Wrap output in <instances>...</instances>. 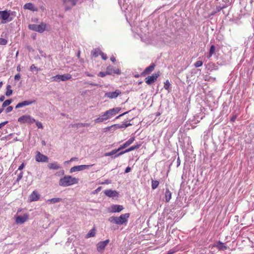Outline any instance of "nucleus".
I'll list each match as a JSON object with an SVG mask.
<instances>
[{
	"instance_id": "nucleus-13",
	"label": "nucleus",
	"mask_w": 254,
	"mask_h": 254,
	"mask_svg": "<svg viewBox=\"0 0 254 254\" xmlns=\"http://www.w3.org/2000/svg\"><path fill=\"white\" fill-rule=\"evenodd\" d=\"M36 161L37 162H46L48 161V157L41 154L40 152H38L35 156Z\"/></svg>"
},
{
	"instance_id": "nucleus-16",
	"label": "nucleus",
	"mask_w": 254,
	"mask_h": 254,
	"mask_svg": "<svg viewBox=\"0 0 254 254\" xmlns=\"http://www.w3.org/2000/svg\"><path fill=\"white\" fill-rule=\"evenodd\" d=\"M40 195L37 190H34L29 195L30 201H36L39 200Z\"/></svg>"
},
{
	"instance_id": "nucleus-58",
	"label": "nucleus",
	"mask_w": 254,
	"mask_h": 254,
	"mask_svg": "<svg viewBox=\"0 0 254 254\" xmlns=\"http://www.w3.org/2000/svg\"><path fill=\"white\" fill-rule=\"evenodd\" d=\"M20 70H21L20 66V65H18V66L17 67V70L18 71H20Z\"/></svg>"
},
{
	"instance_id": "nucleus-10",
	"label": "nucleus",
	"mask_w": 254,
	"mask_h": 254,
	"mask_svg": "<svg viewBox=\"0 0 254 254\" xmlns=\"http://www.w3.org/2000/svg\"><path fill=\"white\" fill-rule=\"evenodd\" d=\"M93 165H79V166H75L72 168H71L70 170V173L75 172L81 170H83L85 169H88L90 166H92Z\"/></svg>"
},
{
	"instance_id": "nucleus-57",
	"label": "nucleus",
	"mask_w": 254,
	"mask_h": 254,
	"mask_svg": "<svg viewBox=\"0 0 254 254\" xmlns=\"http://www.w3.org/2000/svg\"><path fill=\"white\" fill-rule=\"evenodd\" d=\"M101 190V187H98V188H97V189L95 190V191L96 192H98V191H100V190Z\"/></svg>"
},
{
	"instance_id": "nucleus-15",
	"label": "nucleus",
	"mask_w": 254,
	"mask_h": 254,
	"mask_svg": "<svg viewBox=\"0 0 254 254\" xmlns=\"http://www.w3.org/2000/svg\"><path fill=\"white\" fill-rule=\"evenodd\" d=\"M141 146V144H137L135 145H133V146H131L130 147L127 149L125 151H121V152H120L119 153L116 154L115 156V158L116 157H117L125 153H127V152H130V151H131L132 150H134L135 149H137L138 148H139L140 147V146Z\"/></svg>"
},
{
	"instance_id": "nucleus-39",
	"label": "nucleus",
	"mask_w": 254,
	"mask_h": 254,
	"mask_svg": "<svg viewBox=\"0 0 254 254\" xmlns=\"http://www.w3.org/2000/svg\"><path fill=\"white\" fill-rule=\"evenodd\" d=\"M170 86V82L168 80H166L165 82H164V87L165 89L168 90Z\"/></svg>"
},
{
	"instance_id": "nucleus-22",
	"label": "nucleus",
	"mask_w": 254,
	"mask_h": 254,
	"mask_svg": "<svg viewBox=\"0 0 254 254\" xmlns=\"http://www.w3.org/2000/svg\"><path fill=\"white\" fill-rule=\"evenodd\" d=\"M111 212H121L123 209V207L120 205H113L111 207Z\"/></svg>"
},
{
	"instance_id": "nucleus-48",
	"label": "nucleus",
	"mask_w": 254,
	"mask_h": 254,
	"mask_svg": "<svg viewBox=\"0 0 254 254\" xmlns=\"http://www.w3.org/2000/svg\"><path fill=\"white\" fill-rule=\"evenodd\" d=\"M30 68L31 71L33 70L34 69L38 70L37 67L34 64H32V65H31Z\"/></svg>"
},
{
	"instance_id": "nucleus-32",
	"label": "nucleus",
	"mask_w": 254,
	"mask_h": 254,
	"mask_svg": "<svg viewBox=\"0 0 254 254\" xmlns=\"http://www.w3.org/2000/svg\"><path fill=\"white\" fill-rule=\"evenodd\" d=\"M11 86L10 85H8L6 86V91L5 92V95L6 96H9L12 94V90L11 89Z\"/></svg>"
},
{
	"instance_id": "nucleus-51",
	"label": "nucleus",
	"mask_w": 254,
	"mask_h": 254,
	"mask_svg": "<svg viewBox=\"0 0 254 254\" xmlns=\"http://www.w3.org/2000/svg\"><path fill=\"white\" fill-rule=\"evenodd\" d=\"M24 164L23 163H22L19 166V168L18 169V170H22L24 167Z\"/></svg>"
},
{
	"instance_id": "nucleus-40",
	"label": "nucleus",
	"mask_w": 254,
	"mask_h": 254,
	"mask_svg": "<svg viewBox=\"0 0 254 254\" xmlns=\"http://www.w3.org/2000/svg\"><path fill=\"white\" fill-rule=\"evenodd\" d=\"M7 43V41L3 38H0V45H5Z\"/></svg>"
},
{
	"instance_id": "nucleus-37",
	"label": "nucleus",
	"mask_w": 254,
	"mask_h": 254,
	"mask_svg": "<svg viewBox=\"0 0 254 254\" xmlns=\"http://www.w3.org/2000/svg\"><path fill=\"white\" fill-rule=\"evenodd\" d=\"M111 72L109 71H106V72H100L98 74V76L100 77H104L107 75H111Z\"/></svg>"
},
{
	"instance_id": "nucleus-62",
	"label": "nucleus",
	"mask_w": 254,
	"mask_h": 254,
	"mask_svg": "<svg viewBox=\"0 0 254 254\" xmlns=\"http://www.w3.org/2000/svg\"><path fill=\"white\" fill-rule=\"evenodd\" d=\"M2 84H3L2 82V81L0 82V87H1L2 86Z\"/></svg>"
},
{
	"instance_id": "nucleus-12",
	"label": "nucleus",
	"mask_w": 254,
	"mask_h": 254,
	"mask_svg": "<svg viewBox=\"0 0 254 254\" xmlns=\"http://www.w3.org/2000/svg\"><path fill=\"white\" fill-rule=\"evenodd\" d=\"M155 66L156 65L154 64H151L149 66L147 67L142 72H141V76H145L146 75L150 74L154 70Z\"/></svg>"
},
{
	"instance_id": "nucleus-63",
	"label": "nucleus",
	"mask_w": 254,
	"mask_h": 254,
	"mask_svg": "<svg viewBox=\"0 0 254 254\" xmlns=\"http://www.w3.org/2000/svg\"><path fill=\"white\" fill-rule=\"evenodd\" d=\"M3 109H0V114L1 113H2V112L3 111Z\"/></svg>"
},
{
	"instance_id": "nucleus-31",
	"label": "nucleus",
	"mask_w": 254,
	"mask_h": 254,
	"mask_svg": "<svg viewBox=\"0 0 254 254\" xmlns=\"http://www.w3.org/2000/svg\"><path fill=\"white\" fill-rule=\"evenodd\" d=\"M215 46L212 45L210 47L209 52V54L207 56V58L208 59L211 58L212 57V55L215 53Z\"/></svg>"
},
{
	"instance_id": "nucleus-35",
	"label": "nucleus",
	"mask_w": 254,
	"mask_h": 254,
	"mask_svg": "<svg viewBox=\"0 0 254 254\" xmlns=\"http://www.w3.org/2000/svg\"><path fill=\"white\" fill-rule=\"evenodd\" d=\"M12 100L11 99H9V100H6L5 101H4L2 105V108L1 109H3L8 106L9 105H10L11 103H12Z\"/></svg>"
},
{
	"instance_id": "nucleus-56",
	"label": "nucleus",
	"mask_w": 254,
	"mask_h": 254,
	"mask_svg": "<svg viewBox=\"0 0 254 254\" xmlns=\"http://www.w3.org/2000/svg\"><path fill=\"white\" fill-rule=\"evenodd\" d=\"M110 60H111V61L112 62H113V63L115 62H116V58H115L114 56H113V57H111Z\"/></svg>"
},
{
	"instance_id": "nucleus-60",
	"label": "nucleus",
	"mask_w": 254,
	"mask_h": 254,
	"mask_svg": "<svg viewBox=\"0 0 254 254\" xmlns=\"http://www.w3.org/2000/svg\"><path fill=\"white\" fill-rule=\"evenodd\" d=\"M139 76H140V75H139V74H135V75H134V77H135V78H138V77H139Z\"/></svg>"
},
{
	"instance_id": "nucleus-46",
	"label": "nucleus",
	"mask_w": 254,
	"mask_h": 254,
	"mask_svg": "<svg viewBox=\"0 0 254 254\" xmlns=\"http://www.w3.org/2000/svg\"><path fill=\"white\" fill-rule=\"evenodd\" d=\"M100 56L104 60H106L108 59L107 55L102 52L100 53Z\"/></svg>"
},
{
	"instance_id": "nucleus-45",
	"label": "nucleus",
	"mask_w": 254,
	"mask_h": 254,
	"mask_svg": "<svg viewBox=\"0 0 254 254\" xmlns=\"http://www.w3.org/2000/svg\"><path fill=\"white\" fill-rule=\"evenodd\" d=\"M13 110V107L12 106H8L5 109V112L6 113H9L11 112Z\"/></svg>"
},
{
	"instance_id": "nucleus-49",
	"label": "nucleus",
	"mask_w": 254,
	"mask_h": 254,
	"mask_svg": "<svg viewBox=\"0 0 254 254\" xmlns=\"http://www.w3.org/2000/svg\"><path fill=\"white\" fill-rule=\"evenodd\" d=\"M20 78V75L19 74H17L14 76V79L16 80H19Z\"/></svg>"
},
{
	"instance_id": "nucleus-2",
	"label": "nucleus",
	"mask_w": 254,
	"mask_h": 254,
	"mask_svg": "<svg viewBox=\"0 0 254 254\" xmlns=\"http://www.w3.org/2000/svg\"><path fill=\"white\" fill-rule=\"evenodd\" d=\"M29 29L38 32L39 33H43L44 31L47 29V24L45 23H41L40 24H29L28 25Z\"/></svg>"
},
{
	"instance_id": "nucleus-30",
	"label": "nucleus",
	"mask_w": 254,
	"mask_h": 254,
	"mask_svg": "<svg viewBox=\"0 0 254 254\" xmlns=\"http://www.w3.org/2000/svg\"><path fill=\"white\" fill-rule=\"evenodd\" d=\"M95 228H92L86 236V238L94 237L95 235Z\"/></svg>"
},
{
	"instance_id": "nucleus-26",
	"label": "nucleus",
	"mask_w": 254,
	"mask_h": 254,
	"mask_svg": "<svg viewBox=\"0 0 254 254\" xmlns=\"http://www.w3.org/2000/svg\"><path fill=\"white\" fill-rule=\"evenodd\" d=\"M165 201L166 202H169L172 198V193L168 189H166L165 192Z\"/></svg>"
},
{
	"instance_id": "nucleus-28",
	"label": "nucleus",
	"mask_w": 254,
	"mask_h": 254,
	"mask_svg": "<svg viewBox=\"0 0 254 254\" xmlns=\"http://www.w3.org/2000/svg\"><path fill=\"white\" fill-rule=\"evenodd\" d=\"M101 52L99 49H94L91 52V55L93 57H97L99 55H100Z\"/></svg>"
},
{
	"instance_id": "nucleus-41",
	"label": "nucleus",
	"mask_w": 254,
	"mask_h": 254,
	"mask_svg": "<svg viewBox=\"0 0 254 254\" xmlns=\"http://www.w3.org/2000/svg\"><path fill=\"white\" fill-rule=\"evenodd\" d=\"M131 125H132V124H130V123H128V124L125 123V124H123L121 126H119V128H127V127L130 126Z\"/></svg>"
},
{
	"instance_id": "nucleus-42",
	"label": "nucleus",
	"mask_w": 254,
	"mask_h": 254,
	"mask_svg": "<svg viewBox=\"0 0 254 254\" xmlns=\"http://www.w3.org/2000/svg\"><path fill=\"white\" fill-rule=\"evenodd\" d=\"M35 123H36V125L37 127L38 128H43V126L42 125V124L41 122H38V121L36 122L35 121Z\"/></svg>"
},
{
	"instance_id": "nucleus-29",
	"label": "nucleus",
	"mask_w": 254,
	"mask_h": 254,
	"mask_svg": "<svg viewBox=\"0 0 254 254\" xmlns=\"http://www.w3.org/2000/svg\"><path fill=\"white\" fill-rule=\"evenodd\" d=\"M62 201V199L61 198H53L47 200V202H48L50 203H55L57 202H59Z\"/></svg>"
},
{
	"instance_id": "nucleus-59",
	"label": "nucleus",
	"mask_w": 254,
	"mask_h": 254,
	"mask_svg": "<svg viewBox=\"0 0 254 254\" xmlns=\"http://www.w3.org/2000/svg\"><path fill=\"white\" fill-rule=\"evenodd\" d=\"M78 159L77 158H71V159L69 161H72L73 160H77Z\"/></svg>"
},
{
	"instance_id": "nucleus-18",
	"label": "nucleus",
	"mask_w": 254,
	"mask_h": 254,
	"mask_svg": "<svg viewBox=\"0 0 254 254\" xmlns=\"http://www.w3.org/2000/svg\"><path fill=\"white\" fill-rule=\"evenodd\" d=\"M104 193L107 196L110 197H118L119 195V193L117 191L111 190H105Z\"/></svg>"
},
{
	"instance_id": "nucleus-9",
	"label": "nucleus",
	"mask_w": 254,
	"mask_h": 254,
	"mask_svg": "<svg viewBox=\"0 0 254 254\" xmlns=\"http://www.w3.org/2000/svg\"><path fill=\"white\" fill-rule=\"evenodd\" d=\"M122 93L120 90H116L114 92H108L105 94V97L109 99H114L117 98Z\"/></svg>"
},
{
	"instance_id": "nucleus-1",
	"label": "nucleus",
	"mask_w": 254,
	"mask_h": 254,
	"mask_svg": "<svg viewBox=\"0 0 254 254\" xmlns=\"http://www.w3.org/2000/svg\"><path fill=\"white\" fill-rule=\"evenodd\" d=\"M79 179L73 177L70 175L64 176L60 179L59 184L62 187H68L78 184Z\"/></svg>"
},
{
	"instance_id": "nucleus-8",
	"label": "nucleus",
	"mask_w": 254,
	"mask_h": 254,
	"mask_svg": "<svg viewBox=\"0 0 254 254\" xmlns=\"http://www.w3.org/2000/svg\"><path fill=\"white\" fill-rule=\"evenodd\" d=\"M110 118L111 117L108 111H106L104 113H103L101 116H100L98 118L94 120V122L95 123H99L103 122L104 121H106Z\"/></svg>"
},
{
	"instance_id": "nucleus-3",
	"label": "nucleus",
	"mask_w": 254,
	"mask_h": 254,
	"mask_svg": "<svg viewBox=\"0 0 254 254\" xmlns=\"http://www.w3.org/2000/svg\"><path fill=\"white\" fill-rule=\"evenodd\" d=\"M18 121L21 123L32 124L35 122V120L29 115H23L18 118Z\"/></svg>"
},
{
	"instance_id": "nucleus-54",
	"label": "nucleus",
	"mask_w": 254,
	"mask_h": 254,
	"mask_svg": "<svg viewBox=\"0 0 254 254\" xmlns=\"http://www.w3.org/2000/svg\"><path fill=\"white\" fill-rule=\"evenodd\" d=\"M127 113H128L127 112H126L123 113L122 114L120 115L119 116H118L116 117V119H119V118H120L121 117L123 116V115L127 114Z\"/></svg>"
},
{
	"instance_id": "nucleus-33",
	"label": "nucleus",
	"mask_w": 254,
	"mask_h": 254,
	"mask_svg": "<svg viewBox=\"0 0 254 254\" xmlns=\"http://www.w3.org/2000/svg\"><path fill=\"white\" fill-rule=\"evenodd\" d=\"M120 150L119 149V148H118L117 149H114V150H112L111 152L106 153L105 154V156H112L114 154H116Z\"/></svg>"
},
{
	"instance_id": "nucleus-4",
	"label": "nucleus",
	"mask_w": 254,
	"mask_h": 254,
	"mask_svg": "<svg viewBox=\"0 0 254 254\" xmlns=\"http://www.w3.org/2000/svg\"><path fill=\"white\" fill-rule=\"evenodd\" d=\"M10 10L0 11V19L1 20L2 23H5L11 20V19H9L10 17Z\"/></svg>"
},
{
	"instance_id": "nucleus-27",
	"label": "nucleus",
	"mask_w": 254,
	"mask_h": 254,
	"mask_svg": "<svg viewBox=\"0 0 254 254\" xmlns=\"http://www.w3.org/2000/svg\"><path fill=\"white\" fill-rule=\"evenodd\" d=\"M48 167L51 170H58L60 168V166L57 162L49 163Z\"/></svg>"
},
{
	"instance_id": "nucleus-55",
	"label": "nucleus",
	"mask_w": 254,
	"mask_h": 254,
	"mask_svg": "<svg viewBox=\"0 0 254 254\" xmlns=\"http://www.w3.org/2000/svg\"><path fill=\"white\" fill-rule=\"evenodd\" d=\"M4 99H5L4 96L3 95H1L0 97V102L3 101Z\"/></svg>"
},
{
	"instance_id": "nucleus-61",
	"label": "nucleus",
	"mask_w": 254,
	"mask_h": 254,
	"mask_svg": "<svg viewBox=\"0 0 254 254\" xmlns=\"http://www.w3.org/2000/svg\"><path fill=\"white\" fill-rule=\"evenodd\" d=\"M86 75L88 76H92L93 75L91 74H89V73H87Z\"/></svg>"
},
{
	"instance_id": "nucleus-24",
	"label": "nucleus",
	"mask_w": 254,
	"mask_h": 254,
	"mask_svg": "<svg viewBox=\"0 0 254 254\" xmlns=\"http://www.w3.org/2000/svg\"><path fill=\"white\" fill-rule=\"evenodd\" d=\"M110 71L111 74L113 73H116L117 74H120L121 73V70L119 68L114 69L112 66H109L107 67V71Z\"/></svg>"
},
{
	"instance_id": "nucleus-53",
	"label": "nucleus",
	"mask_w": 254,
	"mask_h": 254,
	"mask_svg": "<svg viewBox=\"0 0 254 254\" xmlns=\"http://www.w3.org/2000/svg\"><path fill=\"white\" fill-rule=\"evenodd\" d=\"M236 118H237V116L235 115V116H233L232 118L231 119V122H234L236 119Z\"/></svg>"
},
{
	"instance_id": "nucleus-5",
	"label": "nucleus",
	"mask_w": 254,
	"mask_h": 254,
	"mask_svg": "<svg viewBox=\"0 0 254 254\" xmlns=\"http://www.w3.org/2000/svg\"><path fill=\"white\" fill-rule=\"evenodd\" d=\"M160 71L153 73L151 76H148L145 78V80L146 84L151 85L153 84L160 76Z\"/></svg>"
},
{
	"instance_id": "nucleus-52",
	"label": "nucleus",
	"mask_w": 254,
	"mask_h": 254,
	"mask_svg": "<svg viewBox=\"0 0 254 254\" xmlns=\"http://www.w3.org/2000/svg\"><path fill=\"white\" fill-rule=\"evenodd\" d=\"M130 170L131 168L129 167H127L126 168L125 172L126 173H129L130 171Z\"/></svg>"
},
{
	"instance_id": "nucleus-43",
	"label": "nucleus",
	"mask_w": 254,
	"mask_h": 254,
	"mask_svg": "<svg viewBox=\"0 0 254 254\" xmlns=\"http://www.w3.org/2000/svg\"><path fill=\"white\" fill-rule=\"evenodd\" d=\"M23 177V172H21L18 175L16 182H18Z\"/></svg>"
},
{
	"instance_id": "nucleus-21",
	"label": "nucleus",
	"mask_w": 254,
	"mask_h": 254,
	"mask_svg": "<svg viewBox=\"0 0 254 254\" xmlns=\"http://www.w3.org/2000/svg\"><path fill=\"white\" fill-rule=\"evenodd\" d=\"M23 7L25 9H28L32 11H37L38 10L37 8L35 7L34 4L30 2L25 4Z\"/></svg>"
},
{
	"instance_id": "nucleus-19",
	"label": "nucleus",
	"mask_w": 254,
	"mask_h": 254,
	"mask_svg": "<svg viewBox=\"0 0 254 254\" xmlns=\"http://www.w3.org/2000/svg\"><path fill=\"white\" fill-rule=\"evenodd\" d=\"M28 219V215L27 214H24L23 216H18L16 219V222L17 223L22 224L24 223Z\"/></svg>"
},
{
	"instance_id": "nucleus-7",
	"label": "nucleus",
	"mask_w": 254,
	"mask_h": 254,
	"mask_svg": "<svg viewBox=\"0 0 254 254\" xmlns=\"http://www.w3.org/2000/svg\"><path fill=\"white\" fill-rule=\"evenodd\" d=\"M78 0H63V4L65 7V10H68L75 6Z\"/></svg>"
},
{
	"instance_id": "nucleus-14",
	"label": "nucleus",
	"mask_w": 254,
	"mask_h": 254,
	"mask_svg": "<svg viewBox=\"0 0 254 254\" xmlns=\"http://www.w3.org/2000/svg\"><path fill=\"white\" fill-rule=\"evenodd\" d=\"M109 242H110L109 240L107 239L105 241L99 242L97 244V250L98 252H101V251L104 250L105 249V247L109 244Z\"/></svg>"
},
{
	"instance_id": "nucleus-44",
	"label": "nucleus",
	"mask_w": 254,
	"mask_h": 254,
	"mask_svg": "<svg viewBox=\"0 0 254 254\" xmlns=\"http://www.w3.org/2000/svg\"><path fill=\"white\" fill-rule=\"evenodd\" d=\"M89 126V124L87 123H80L78 124L77 127H88Z\"/></svg>"
},
{
	"instance_id": "nucleus-36",
	"label": "nucleus",
	"mask_w": 254,
	"mask_h": 254,
	"mask_svg": "<svg viewBox=\"0 0 254 254\" xmlns=\"http://www.w3.org/2000/svg\"><path fill=\"white\" fill-rule=\"evenodd\" d=\"M117 217L112 216L109 218V221L113 223L118 224Z\"/></svg>"
},
{
	"instance_id": "nucleus-34",
	"label": "nucleus",
	"mask_w": 254,
	"mask_h": 254,
	"mask_svg": "<svg viewBox=\"0 0 254 254\" xmlns=\"http://www.w3.org/2000/svg\"><path fill=\"white\" fill-rule=\"evenodd\" d=\"M159 185V182L156 180H152L151 182V187L153 190L156 189Z\"/></svg>"
},
{
	"instance_id": "nucleus-17",
	"label": "nucleus",
	"mask_w": 254,
	"mask_h": 254,
	"mask_svg": "<svg viewBox=\"0 0 254 254\" xmlns=\"http://www.w3.org/2000/svg\"><path fill=\"white\" fill-rule=\"evenodd\" d=\"M36 102V100H27V101H24L22 102L19 103L17 104L15 107L16 109L25 106H27L31 105L33 103H35Z\"/></svg>"
},
{
	"instance_id": "nucleus-50",
	"label": "nucleus",
	"mask_w": 254,
	"mask_h": 254,
	"mask_svg": "<svg viewBox=\"0 0 254 254\" xmlns=\"http://www.w3.org/2000/svg\"><path fill=\"white\" fill-rule=\"evenodd\" d=\"M8 123V121H5L0 124V128Z\"/></svg>"
},
{
	"instance_id": "nucleus-47",
	"label": "nucleus",
	"mask_w": 254,
	"mask_h": 254,
	"mask_svg": "<svg viewBox=\"0 0 254 254\" xmlns=\"http://www.w3.org/2000/svg\"><path fill=\"white\" fill-rule=\"evenodd\" d=\"M111 183V181L110 180H106L104 182L101 183L102 185H108Z\"/></svg>"
},
{
	"instance_id": "nucleus-6",
	"label": "nucleus",
	"mask_w": 254,
	"mask_h": 254,
	"mask_svg": "<svg viewBox=\"0 0 254 254\" xmlns=\"http://www.w3.org/2000/svg\"><path fill=\"white\" fill-rule=\"evenodd\" d=\"M72 78V76L70 74H64L63 75H57L53 76L52 78L53 79V81H66L67 80L70 79Z\"/></svg>"
},
{
	"instance_id": "nucleus-20",
	"label": "nucleus",
	"mask_w": 254,
	"mask_h": 254,
	"mask_svg": "<svg viewBox=\"0 0 254 254\" xmlns=\"http://www.w3.org/2000/svg\"><path fill=\"white\" fill-rule=\"evenodd\" d=\"M134 140H135V137L133 136V137H130L124 144H123V145H122L120 146V147L119 148V149L121 150L123 149L126 148L127 147L130 145L131 144H132Z\"/></svg>"
},
{
	"instance_id": "nucleus-11",
	"label": "nucleus",
	"mask_w": 254,
	"mask_h": 254,
	"mask_svg": "<svg viewBox=\"0 0 254 254\" xmlns=\"http://www.w3.org/2000/svg\"><path fill=\"white\" fill-rule=\"evenodd\" d=\"M129 216V214L128 213H126L121 215L120 217H117L118 225H122L127 223Z\"/></svg>"
},
{
	"instance_id": "nucleus-38",
	"label": "nucleus",
	"mask_w": 254,
	"mask_h": 254,
	"mask_svg": "<svg viewBox=\"0 0 254 254\" xmlns=\"http://www.w3.org/2000/svg\"><path fill=\"white\" fill-rule=\"evenodd\" d=\"M203 64V62L201 61H197L194 63V66L196 67H198L202 66Z\"/></svg>"
},
{
	"instance_id": "nucleus-23",
	"label": "nucleus",
	"mask_w": 254,
	"mask_h": 254,
	"mask_svg": "<svg viewBox=\"0 0 254 254\" xmlns=\"http://www.w3.org/2000/svg\"><path fill=\"white\" fill-rule=\"evenodd\" d=\"M121 110L120 108H115L111 109H110L109 110H107L111 118L116 115L117 113H119V112Z\"/></svg>"
},
{
	"instance_id": "nucleus-64",
	"label": "nucleus",
	"mask_w": 254,
	"mask_h": 254,
	"mask_svg": "<svg viewBox=\"0 0 254 254\" xmlns=\"http://www.w3.org/2000/svg\"><path fill=\"white\" fill-rule=\"evenodd\" d=\"M79 56H80V52H79L78 53V57H79Z\"/></svg>"
},
{
	"instance_id": "nucleus-25",
	"label": "nucleus",
	"mask_w": 254,
	"mask_h": 254,
	"mask_svg": "<svg viewBox=\"0 0 254 254\" xmlns=\"http://www.w3.org/2000/svg\"><path fill=\"white\" fill-rule=\"evenodd\" d=\"M215 247L219 251L226 250L227 249V247L224 245V244L219 241Z\"/></svg>"
}]
</instances>
